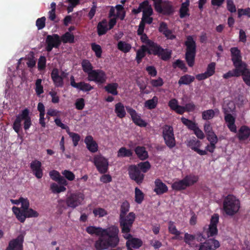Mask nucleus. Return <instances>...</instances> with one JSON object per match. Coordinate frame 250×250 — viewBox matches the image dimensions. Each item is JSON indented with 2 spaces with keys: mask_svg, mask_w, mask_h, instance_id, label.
I'll list each match as a JSON object with an SVG mask.
<instances>
[{
  "mask_svg": "<svg viewBox=\"0 0 250 250\" xmlns=\"http://www.w3.org/2000/svg\"><path fill=\"white\" fill-rule=\"evenodd\" d=\"M118 233L119 229L115 226L105 229L102 237L95 242V248L97 250H106L116 247L119 242Z\"/></svg>",
  "mask_w": 250,
  "mask_h": 250,
  "instance_id": "1",
  "label": "nucleus"
},
{
  "mask_svg": "<svg viewBox=\"0 0 250 250\" xmlns=\"http://www.w3.org/2000/svg\"><path fill=\"white\" fill-rule=\"evenodd\" d=\"M240 207V201L232 195H228L223 202V209L225 213L229 216L236 213Z\"/></svg>",
  "mask_w": 250,
  "mask_h": 250,
  "instance_id": "2",
  "label": "nucleus"
},
{
  "mask_svg": "<svg viewBox=\"0 0 250 250\" xmlns=\"http://www.w3.org/2000/svg\"><path fill=\"white\" fill-rule=\"evenodd\" d=\"M135 214L131 212L128 215L120 217L119 222L123 237L127 239L131 236L129 233L135 221Z\"/></svg>",
  "mask_w": 250,
  "mask_h": 250,
  "instance_id": "3",
  "label": "nucleus"
},
{
  "mask_svg": "<svg viewBox=\"0 0 250 250\" xmlns=\"http://www.w3.org/2000/svg\"><path fill=\"white\" fill-rule=\"evenodd\" d=\"M22 121L24 122V129H28L31 125V120L29 115V110L27 109L22 110L21 113L16 117L13 124V129L17 133L20 131Z\"/></svg>",
  "mask_w": 250,
  "mask_h": 250,
  "instance_id": "4",
  "label": "nucleus"
},
{
  "mask_svg": "<svg viewBox=\"0 0 250 250\" xmlns=\"http://www.w3.org/2000/svg\"><path fill=\"white\" fill-rule=\"evenodd\" d=\"M186 45L187 46L186 59L188 65L191 67L194 64L196 50L195 42L191 37L189 36L187 38Z\"/></svg>",
  "mask_w": 250,
  "mask_h": 250,
  "instance_id": "5",
  "label": "nucleus"
},
{
  "mask_svg": "<svg viewBox=\"0 0 250 250\" xmlns=\"http://www.w3.org/2000/svg\"><path fill=\"white\" fill-rule=\"evenodd\" d=\"M84 199V195L81 192L71 193L67 195L65 203L67 206L75 208L81 205Z\"/></svg>",
  "mask_w": 250,
  "mask_h": 250,
  "instance_id": "6",
  "label": "nucleus"
},
{
  "mask_svg": "<svg viewBox=\"0 0 250 250\" xmlns=\"http://www.w3.org/2000/svg\"><path fill=\"white\" fill-rule=\"evenodd\" d=\"M12 210L17 219L21 222H24L26 217H37L39 216V213L36 211L29 208L24 212H21L20 208L13 207Z\"/></svg>",
  "mask_w": 250,
  "mask_h": 250,
  "instance_id": "7",
  "label": "nucleus"
},
{
  "mask_svg": "<svg viewBox=\"0 0 250 250\" xmlns=\"http://www.w3.org/2000/svg\"><path fill=\"white\" fill-rule=\"evenodd\" d=\"M163 136L167 146L169 148L175 146L176 142L174 136L173 127L168 125H165L163 127Z\"/></svg>",
  "mask_w": 250,
  "mask_h": 250,
  "instance_id": "8",
  "label": "nucleus"
},
{
  "mask_svg": "<svg viewBox=\"0 0 250 250\" xmlns=\"http://www.w3.org/2000/svg\"><path fill=\"white\" fill-rule=\"evenodd\" d=\"M92 162L100 173H104L107 172L108 167V162L107 159L102 155H95Z\"/></svg>",
  "mask_w": 250,
  "mask_h": 250,
  "instance_id": "9",
  "label": "nucleus"
},
{
  "mask_svg": "<svg viewBox=\"0 0 250 250\" xmlns=\"http://www.w3.org/2000/svg\"><path fill=\"white\" fill-rule=\"evenodd\" d=\"M89 81H93L97 83H104L107 80V76L104 71L101 69H94L89 74L87 77Z\"/></svg>",
  "mask_w": 250,
  "mask_h": 250,
  "instance_id": "10",
  "label": "nucleus"
},
{
  "mask_svg": "<svg viewBox=\"0 0 250 250\" xmlns=\"http://www.w3.org/2000/svg\"><path fill=\"white\" fill-rule=\"evenodd\" d=\"M218 221L219 215L217 214H213L210 219V224L208 228L204 229V233L207 234L208 237L213 236L217 234V224Z\"/></svg>",
  "mask_w": 250,
  "mask_h": 250,
  "instance_id": "11",
  "label": "nucleus"
},
{
  "mask_svg": "<svg viewBox=\"0 0 250 250\" xmlns=\"http://www.w3.org/2000/svg\"><path fill=\"white\" fill-rule=\"evenodd\" d=\"M67 73L62 71L61 74L58 69L54 68L51 73V77L55 85L58 87H61L63 85V79L67 76Z\"/></svg>",
  "mask_w": 250,
  "mask_h": 250,
  "instance_id": "12",
  "label": "nucleus"
},
{
  "mask_svg": "<svg viewBox=\"0 0 250 250\" xmlns=\"http://www.w3.org/2000/svg\"><path fill=\"white\" fill-rule=\"evenodd\" d=\"M129 175L130 178L134 180L137 183L140 184L142 182L144 175L141 173L139 169L136 166H131L129 167Z\"/></svg>",
  "mask_w": 250,
  "mask_h": 250,
  "instance_id": "13",
  "label": "nucleus"
},
{
  "mask_svg": "<svg viewBox=\"0 0 250 250\" xmlns=\"http://www.w3.org/2000/svg\"><path fill=\"white\" fill-rule=\"evenodd\" d=\"M46 42L47 44L46 49L48 52H50L53 47L57 48L59 46L61 39L58 35L54 34L47 36Z\"/></svg>",
  "mask_w": 250,
  "mask_h": 250,
  "instance_id": "14",
  "label": "nucleus"
},
{
  "mask_svg": "<svg viewBox=\"0 0 250 250\" xmlns=\"http://www.w3.org/2000/svg\"><path fill=\"white\" fill-rule=\"evenodd\" d=\"M152 53L159 56L163 60H167L170 57L171 51L167 49H164L156 44L152 48Z\"/></svg>",
  "mask_w": 250,
  "mask_h": 250,
  "instance_id": "15",
  "label": "nucleus"
},
{
  "mask_svg": "<svg viewBox=\"0 0 250 250\" xmlns=\"http://www.w3.org/2000/svg\"><path fill=\"white\" fill-rule=\"evenodd\" d=\"M155 10L159 13L170 14L172 11L171 6L168 4H162V0H153Z\"/></svg>",
  "mask_w": 250,
  "mask_h": 250,
  "instance_id": "16",
  "label": "nucleus"
},
{
  "mask_svg": "<svg viewBox=\"0 0 250 250\" xmlns=\"http://www.w3.org/2000/svg\"><path fill=\"white\" fill-rule=\"evenodd\" d=\"M126 109L136 125L140 126H146V123L141 118L140 115L134 109L128 106L126 107Z\"/></svg>",
  "mask_w": 250,
  "mask_h": 250,
  "instance_id": "17",
  "label": "nucleus"
},
{
  "mask_svg": "<svg viewBox=\"0 0 250 250\" xmlns=\"http://www.w3.org/2000/svg\"><path fill=\"white\" fill-rule=\"evenodd\" d=\"M23 237V235L20 234L16 239L11 241L6 250H22Z\"/></svg>",
  "mask_w": 250,
  "mask_h": 250,
  "instance_id": "18",
  "label": "nucleus"
},
{
  "mask_svg": "<svg viewBox=\"0 0 250 250\" xmlns=\"http://www.w3.org/2000/svg\"><path fill=\"white\" fill-rule=\"evenodd\" d=\"M30 168L33 174L38 178L41 179L43 175L42 163L38 160H34L30 164Z\"/></svg>",
  "mask_w": 250,
  "mask_h": 250,
  "instance_id": "19",
  "label": "nucleus"
},
{
  "mask_svg": "<svg viewBox=\"0 0 250 250\" xmlns=\"http://www.w3.org/2000/svg\"><path fill=\"white\" fill-rule=\"evenodd\" d=\"M187 145L188 146L196 151L200 155H205L207 154L206 150L199 149V147L201 146V143L198 140L196 139L190 140L187 142Z\"/></svg>",
  "mask_w": 250,
  "mask_h": 250,
  "instance_id": "20",
  "label": "nucleus"
},
{
  "mask_svg": "<svg viewBox=\"0 0 250 250\" xmlns=\"http://www.w3.org/2000/svg\"><path fill=\"white\" fill-rule=\"evenodd\" d=\"M219 247L220 243L218 241L214 239H210L202 244L200 246L199 250H215Z\"/></svg>",
  "mask_w": 250,
  "mask_h": 250,
  "instance_id": "21",
  "label": "nucleus"
},
{
  "mask_svg": "<svg viewBox=\"0 0 250 250\" xmlns=\"http://www.w3.org/2000/svg\"><path fill=\"white\" fill-rule=\"evenodd\" d=\"M233 63L235 67L234 70L238 77L243 75L249 70L246 63L242 61L234 62Z\"/></svg>",
  "mask_w": 250,
  "mask_h": 250,
  "instance_id": "22",
  "label": "nucleus"
},
{
  "mask_svg": "<svg viewBox=\"0 0 250 250\" xmlns=\"http://www.w3.org/2000/svg\"><path fill=\"white\" fill-rule=\"evenodd\" d=\"M84 143L86 145L87 148L91 152L94 153L98 151V146L96 142L94 140L93 138L89 135L85 137Z\"/></svg>",
  "mask_w": 250,
  "mask_h": 250,
  "instance_id": "23",
  "label": "nucleus"
},
{
  "mask_svg": "<svg viewBox=\"0 0 250 250\" xmlns=\"http://www.w3.org/2000/svg\"><path fill=\"white\" fill-rule=\"evenodd\" d=\"M168 190L167 187L160 179H156L155 181V188L154 191L157 194H162Z\"/></svg>",
  "mask_w": 250,
  "mask_h": 250,
  "instance_id": "24",
  "label": "nucleus"
},
{
  "mask_svg": "<svg viewBox=\"0 0 250 250\" xmlns=\"http://www.w3.org/2000/svg\"><path fill=\"white\" fill-rule=\"evenodd\" d=\"M225 120L230 130L233 132H236V126L234 124L235 118L230 113L225 114Z\"/></svg>",
  "mask_w": 250,
  "mask_h": 250,
  "instance_id": "25",
  "label": "nucleus"
},
{
  "mask_svg": "<svg viewBox=\"0 0 250 250\" xmlns=\"http://www.w3.org/2000/svg\"><path fill=\"white\" fill-rule=\"evenodd\" d=\"M126 239L127 240L126 243V247L133 248L134 249L139 248L143 244L141 239L137 238H133L131 235L129 238Z\"/></svg>",
  "mask_w": 250,
  "mask_h": 250,
  "instance_id": "26",
  "label": "nucleus"
},
{
  "mask_svg": "<svg viewBox=\"0 0 250 250\" xmlns=\"http://www.w3.org/2000/svg\"><path fill=\"white\" fill-rule=\"evenodd\" d=\"M224 114L230 113L235 109V104L234 102L228 100H225L222 106Z\"/></svg>",
  "mask_w": 250,
  "mask_h": 250,
  "instance_id": "27",
  "label": "nucleus"
},
{
  "mask_svg": "<svg viewBox=\"0 0 250 250\" xmlns=\"http://www.w3.org/2000/svg\"><path fill=\"white\" fill-rule=\"evenodd\" d=\"M153 14V10L150 6L148 8H146L144 10L142 20L146 23L150 24L153 21L152 18L150 16Z\"/></svg>",
  "mask_w": 250,
  "mask_h": 250,
  "instance_id": "28",
  "label": "nucleus"
},
{
  "mask_svg": "<svg viewBox=\"0 0 250 250\" xmlns=\"http://www.w3.org/2000/svg\"><path fill=\"white\" fill-rule=\"evenodd\" d=\"M104 230L105 229L94 226H89L86 228V231L88 233L91 235L100 236V237H102Z\"/></svg>",
  "mask_w": 250,
  "mask_h": 250,
  "instance_id": "29",
  "label": "nucleus"
},
{
  "mask_svg": "<svg viewBox=\"0 0 250 250\" xmlns=\"http://www.w3.org/2000/svg\"><path fill=\"white\" fill-rule=\"evenodd\" d=\"M250 135V129L246 126L241 127L238 131V137L241 140H245Z\"/></svg>",
  "mask_w": 250,
  "mask_h": 250,
  "instance_id": "30",
  "label": "nucleus"
},
{
  "mask_svg": "<svg viewBox=\"0 0 250 250\" xmlns=\"http://www.w3.org/2000/svg\"><path fill=\"white\" fill-rule=\"evenodd\" d=\"M189 5V0H186L185 2L182 3L180 9V18H183L189 15L188 9Z\"/></svg>",
  "mask_w": 250,
  "mask_h": 250,
  "instance_id": "31",
  "label": "nucleus"
},
{
  "mask_svg": "<svg viewBox=\"0 0 250 250\" xmlns=\"http://www.w3.org/2000/svg\"><path fill=\"white\" fill-rule=\"evenodd\" d=\"M168 105L171 109L175 111L177 113L183 114L184 108H182V106L178 105V101L175 99L171 100L168 103Z\"/></svg>",
  "mask_w": 250,
  "mask_h": 250,
  "instance_id": "32",
  "label": "nucleus"
},
{
  "mask_svg": "<svg viewBox=\"0 0 250 250\" xmlns=\"http://www.w3.org/2000/svg\"><path fill=\"white\" fill-rule=\"evenodd\" d=\"M115 112L117 116L120 118H123L125 116V110L122 103H118L115 104Z\"/></svg>",
  "mask_w": 250,
  "mask_h": 250,
  "instance_id": "33",
  "label": "nucleus"
},
{
  "mask_svg": "<svg viewBox=\"0 0 250 250\" xmlns=\"http://www.w3.org/2000/svg\"><path fill=\"white\" fill-rule=\"evenodd\" d=\"M146 51H148L149 53H152V50L150 51V48L146 45H142L141 48L137 51L136 59L138 63H140L142 59L144 57Z\"/></svg>",
  "mask_w": 250,
  "mask_h": 250,
  "instance_id": "34",
  "label": "nucleus"
},
{
  "mask_svg": "<svg viewBox=\"0 0 250 250\" xmlns=\"http://www.w3.org/2000/svg\"><path fill=\"white\" fill-rule=\"evenodd\" d=\"M219 112V111L218 109L205 110L202 113V119L204 120H211L215 116V113H218Z\"/></svg>",
  "mask_w": 250,
  "mask_h": 250,
  "instance_id": "35",
  "label": "nucleus"
},
{
  "mask_svg": "<svg viewBox=\"0 0 250 250\" xmlns=\"http://www.w3.org/2000/svg\"><path fill=\"white\" fill-rule=\"evenodd\" d=\"M231 60L233 62L242 61V56L240 51L237 47H233L230 49Z\"/></svg>",
  "mask_w": 250,
  "mask_h": 250,
  "instance_id": "36",
  "label": "nucleus"
},
{
  "mask_svg": "<svg viewBox=\"0 0 250 250\" xmlns=\"http://www.w3.org/2000/svg\"><path fill=\"white\" fill-rule=\"evenodd\" d=\"M195 78L194 76L186 74L182 76L180 78L178 81V83L179 85H188L193 82Z\"/></svg>",
  "mask_w": 250,
  "mask_h": 250,
  "instance_id": "37",
  "label": "nucleus"
},
{
  "mask_svg": "<svg viewBox=\"0 0 250 250\" xmlns=\"http://www.w3.org/2000/svg\"><path fill=\"white\" fill-rule=\"evenodd\" d=\"M184 179L188 187L196 183L199 180V177L197 175L189 174L187 175Z\"/></svg>",
  "mask_w": 250,
  "mask_h": 250,
  "instance_id": "38",
  "label": "nucleus"
},
{
  "mask_svg": "<svg viewBox=\"0 0 250 250\" xmlns=\"http://www.w3.org/2000/svg\"><path fill=\"white\" fill-rule=\"evenodd\" d=\"M158 102V98L156 96H154L152 99L146 101L144 104V106L148 109H152L156 107Z\"/></svg>",
  "mask_w": 250,
  "mask_h": 250,
  "instance_id": "39",
  "label": "nucleus"
},
{
  "mask_svg": "<svg viewBox=\"0 0 250 250\" xmlns=\"http://www.w3.org/2000/svg\"><path fill=\"white\" fill-rule=\"evenodd\" d=\"M135 151L138 157L141 160H145L148 157L147 152L144 147L137 146L135 148Z\"/></svg>",
  "mask_w": 250,
  "mask_h": 250,
  "instance_id": "40",
  "label": "nucleus"
},
{
  "mask_svg": "<svg viewBox=\"0 0 250 250\" xmlns=\"http://www.w3.org/2000/svg\"><path fill=\"white\" fill-rule=\"evenodd\" d=\"M188 187L185 179L174 182L172 185V188L174 190H180L185 189Z\"/></svg>",
  "mask_w": 250,
  "mask_h": 250,
  "instance_id": "41",
  "label": "nucleus"
},
{
  "mask_svg": "<svg viewBox=\"0 0 250 250\" xmlns=\"http://www.w3.org/2000/svg\"><path fill=\"white\" fill-rule=\"evenodd\" d=\"M50 189L53 193L58 194L64 192L66 188L63 186L59 185L55 183H53L50 185Z\"/></svg>",
  "mask_w": 250,
  "mask_h": 250,
  "instance_id": "42",
  "label": "nucleus"
},
{
  "mask_svg": "<svg viewBox=\"0 0 250 250\" xmlns=\"http://www.w3.org/2000/svg\"><path fill=\"white\" fill-rule=\"evenodd\" d=\"M108 29L109 28H107V22L106 21H103L98 23L97 30L99 35L105 34Z\"/></svg>",
  "mask_w": 250,
  "mask_h": 250,
  "instance_id": "43",
  "label": "nucleus"
},
{
  "mask_svg": "<svg viewBox=\"0 0 250 250\" xmlns=\"http://www.w3.org/2000/svg\"><path fill=\"white\" fill-rule=\"evenodd\" d=\"M82 66L83 71L87 74V76L89 75V73L94 70L92 64L89 61L86 60L83 61L82 62Z\"/></svg>",
  "mask_w": 250,
  "mask_h": 250,
  "instance_id": "44",
  "label": "nucleus"
},
{
  "mask_svg": "<svg viewBox=\"0 0 250 250\" xmlns=\"http://www.w3.org/2000/svg\"><path fill=\"white\" fill-rule=\"evenodd\" d=\"M168 231L169 232L175 235V237L173 239H177L178 237L180 235L181 232L177 230L176 226L174 225V223L172 221L168 222Z\"/></svg>",
  "mask_w": 250,
  "mask_h": 250,
  "instance_id": "45",
  "label": "nucleus"
},
{
  "mask_svg": "<svg viewBox=\"0 0 250 250\" xmlns=\"http://www.w3.org/2000/svg\"><path fill=\"white\" fill-rule=\"evenodd\" d=\"M118 48L124 53L128 52L131 48V45L124 41H120L118 43Z\"/></svg>",
  "mask_w": 250,
  "mask_h": 250,
  "instance_id": "46",
  "label": "nucleus"
},
{
  "mask_svg": "<svg viewBox=\"0 0 250 250\" xmlns=\"http://www.w3.org/2000/svg\"><path fill=\"white\" fill-rule=\"evenodd\" d=\"M118 87V84L117 83H111L105 86L104 88L108 93L114 95H117L118 94L117 91Z\"/></svg>",
  "mask_w": 250,
  "mask_h": 250,
  "instance_id": "47",
  "label": "nucleus"
},
{
  "mask_svg": "<svg viewBox=\"0 0 250 250\" xmlns=\"http://www.w3.org/2000/svg\"><path fill=\"white\" fill-rule=\"evenodd\" d=\"M132 155V152L131 150L126 149L125 147L120 148L117 152L118 157H130Z\"/></svg>",
  "mask_w": 250,
  "mask_h": 250,
  "instance_id": "48",
  "label": "nucleus"
},
{
  "mask_svg": "<svg viewBox=\"0 0 250 250\" xmlns=\"http://www.w3.org/2000/svg\"><path fill=\"white\" fill-rule=\"evenodd\" d=\"M150 6L147 1H145L140 4L138 8L133 9L132 12L135 14H137L142 11L143 14L144 10L146 9V8L149 7Z\"/></svg>",
  "mask_w": 250,
  "mask_h": 250,
  "instance_id": "49",
  "label": "nucleus"
},
{
  "mask_svg": "<svg viewBox=\"0 0 250 250\" xmlns=\"http://www.w3.org/2000/svg\"><path fill=\"white\" fill-rule=\"evenodd\" d=\"M150 6L147 1H145L140 4L138 8L133 9L132 12L135 14H137L142 11L143 14L144 10L146 9V8L149 7Z\"/></svg>",
  "mask_w": 250,
  "mask_h": 250,
  "instance_id": "50",
  "label": "nucleus"
},
{
  "mask_svg": "<svg viewBox=\"0 0 250 250\" xmlns=\"http://www.w3.org/2000/svg\"><path fill=\"white\" fill-rule=\"evenodd\" d=\"M141 35V41L146 43V46L148 48H150V51L152 50V48H153V47L155 45V43H154L151 41L149 40L148 39V37L146 34H143V33L142 34H140Z\"/></svg>",
  "mask_w": 250,
  "mask_h": 250,
  "instance_id": "51",
  "label": "nucleus"
},
{
  "mask_svg": "<svg viewBox=\"0 0 250 250\" xmlns=\"http://www.w3.org/2000/svg\"><path fill=\"white\" fill-rule=\"evenodd\" d=\"M67 133H68L70 137L71 138L74 146H77L80 140V135L77 133L70 132L69 129H68V130H67Z\"/></svg>",
  "mask_w": 250,
  "mask_h": 250,
  "instance_id": "52",
  "label": "nucleus"
},
{
  "mask_svg": "<svg viewBox=\"0 0 250 250\" xmlns=\"http://www.w3.org/2000/svg\"><path fill=\"white\" fill-rule=\"evenodd\" d=\"M74 36L69 32H66L61 38V42L64 43H72L74 42Z\"/></svg>",
  "mask_w": 250,
  "mask_h": 250,
  "instance_id": "53",
  "label": "nucleus"
},
{
  "mask_svg": "<svg viewBox=\"0 0 250 250\" xmlns=\"http://www.w3.org/2000/svg\"><path fill=\"white\" fill-rule=\"evenodd\" d=\"M144 194L142 191L137 188L135 189V201L138 204H141L144 199Z\"/></svg>",
  "mask_w": 250,
  "mask_h": 250,
  "instance_id": "54",
  "label": "nucleus"
},
{
  "mask_svg": "<svg viewBox=\"0 0 250 250\" xmlns=\"http://www.w3.org/2000/svg\"><path fill=\"white\" fill-rule=\"evenodd\" d=\"M129 204L127 201H124L121 207L120 217L125 216L126 213L129 211Z\"/></svg>",
  "mask_w": 250,
  "mask_h": 250,
  "instance_id": "55",
  "label": "nucleus"
},
{
  "mask_svg": "<svg viewBox=\"0 0 250 250\" xmlns=\"http://www.w3.org/2000/svg\"><path fill=\"white\" fill-rule=\"evenodd\" d=\"M116 11V17L123 20L125 16V13L122 5H117L115 7Z\"/></svg>",
  "mask_w": 250,
  "mask_h": 250,
  "instance_id": "56",
  "label": "nucleus"
},
{
  "mask_svg": "<svg viewBox=\"0 0 250 250\" xmlns=\"http://www.w3.org/2000/svg\"><path fill=\"white\" fill-rule=\"evenodd\" d=\"M136 166L143 172H146L150 168V164L148 161L140 163Z\"/></svg>",
  "mask_w": 250,
  "mask_h": 250,
  "instance_id": "57",
  "label": "nucleus"
},
{
  "mask_svg": "<svg viewBox=\"0 0 250 250\" xmlns=\"http://www.w3.org/2000/svg\"><path fill=\"white\" fill-rule=\"evenodd\" d=\"M91 48L92 50L95 52L96 56L98 58L101 57L102 56V48L100 45L95 43H92Z\"/></svg>",
  "mask_w": 250,
  "mask_h": 250,
  "instance_id": "58",
  "label": "nucleus"
},
{
  "mask_svg": "<svg viewBox=\"0 0 250 250\" xmlns=\"http://www.w3.org/2000/svg\"><path fill=\"white\" fill-rule=\"evenodd\" d=\"M78 89L83 91H89L93 89V87L89 83L80 82Z\"/></svg>",
  "mask_w": 250,
  "mask_h": 250,
  "instance_id": "59",
  "label": "nucleus"
},
{
  "mask_svg": "<svg viewBox=\"0 0 250 250\" xmlns=\"http://www.w3.org/2000/svg\"><path fill=\"white\" fill-rule=\"evenodd\" d=\"M181 121L185 125L191 130H193L197 126V125L195 123L185 118L182 117Z\"/></svg>",
  "mask_w": 250,
  "mask_h": 250,
  "instance_id": "60",
  "label": "nucleus"
},
{
  "mask_svg": "<svg viewBox=\"0 0 250 250\" xmlns=\"http://www.w3.org/2000/svg\"><path fill=\"white\" fill-rule=\"evenodd\" d=\"M93 212L96 217H102L107 214V212L105 210L102 208H95Z\"/></svg>",
  "mask_w": 250,
  "mask_h": 250,
  "instance_id": "61",
  "label": "nucleus"
},
{
  "mask_svg": "<svg viewBox=\"0 0 250 250\" xmlns=\"http://www.w3.org/2000/svg\"><path fill=\"white\" fill-rule=\"evenodd\" d=\"M42 80L39 79L36 82L35 91L38 95H40L43 92V86L41 84Z\"/></svg>",
  "mask_w": 250,
  "mask_h": 250,
  "instance_id": "62",
  "label": "nucleus"
},
{
  "mask_svg": "<svg viewBox=\"0 0 250 250\" xmlns=\"http://www.w3.org/2000/svg\"><path fill=\"white\" fill-rule=\"evenodd\" d=\"M215 63L211 62L208 65L206 73L209 77H210L215 73Z\"/></svg>",
  "mask_w": 250,
  "mask_h": 250,
  "instance_id": "63",
  "label": "nucleus"
},
{
  "mask_svg": "<svg viewBox=\"0 0 250 250\" xmlns=\"http://www.w3.org/2000/svg\"><path fill=\"white\" fill-rule=\"evenodd\" d=\"M62 174L69 181H73L75 179L74 174L68 170H64L62 171Z\"/></svg>",
  "mask_w": 250,
  "mask_h": 250,
  "instance_id": "64",
  "label": "nucleus"
}]
</instances>
